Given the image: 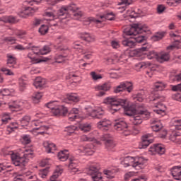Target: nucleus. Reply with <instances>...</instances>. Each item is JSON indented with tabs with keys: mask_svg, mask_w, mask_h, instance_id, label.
Instances as JSON below:
<instances>
[{
	"mask_svg": "<svg viewBox=\"0 0 181 181\" xmlns=\"http://www.w3.org/2000/svg\"><path fill=\"white\" fill-rule=\"evenodd\" d=\"M144 32H149V28L146 25H144L142 24H133L124 28V33L127 36L134 37H131L130 38L124 37L122 42L123 46L134 47L136 43H142L145 40V36L139 33H144Z\"/></svg>",
	"mask_w": 181,
	"mask_h": 181,
	"instance_id": "nucleus-1",
	"label": "nucleus"
},
{
	"mask_svg": "<svg viewBox=\"0 0 181 181\" xmlns=\"http://www.w3.org/2000/svg\"><path fill=\"white\" fill-rule=\"evenodd\" d=\"M78 7L74 4H70L68 6H62L58 12L47 11L44 13L46 21H49L50 26H60V23H66L67 22V13L69 12H77Z\"/></svg>",
	"mask_w": 181,
	"mask_h": 181,
	"instance_id": "nucleus-2",
	"label": "nucleus"
},
{
	"mask_svg": "<svg viewBox=\"0 0 181 181\" xmlns=\"http://www.w3.org/2000/svg\"><path fill=\"white\" fill-rule=\"evenodd\" d=\"M105 104L110 105L112 114L121 112V111H135V105L132 103H128L127 100L119 99L114 97H108L104 100Z\"/></svg>",
	"mask_w": 181,
	"mask_h": 181,
	"instance_id": "nucleus-3",
	"label": "nucleus"
},
{
	"mask_svg": "<svg viewBox=\"0 0 181 181\" xmlns=\"http://www.w3.org/2000/svg\"><path fill=\"white\" fill-rule=\"evenodd\" d=\"M3 155L6 156L10 155L11 160L15 165V166H20L21 168H24L29 163L30 159H33L35 155L32 150H25L23 156H19V153H14L13 151H8L6 149H3Z\"/></svg>",
	"mask_w": 181,
	"mask_h": 181,
	"instance_id": "nucleus-4",
	"label": "nucleus"
},
{
	"mask_svg": "<svg viewBox=\"0 0 181 181\" xmlns=\"http://www.w3.org/2000/svg\"><path fill=\"white\" fill-rule=\"evenodd\" d=\"M124 168H128V166H132L136 170H140V169H144L145 163H146V160L142 157H126L122 162Z\"/></svg>",
	"mask_w": 181,
	"mask_h": 181,
	"instance_id": "nucleus-5",
	"label": "nucleus"
},
{
	"mask_svg": "<svg viewBox=\"0 0 181 181\" xmlns=\"http://www.w3.org/2000/svg\"><path fill=\"white\" fill-rule=\"evenodd\" d=\"M146 94H148V92L141 90L133 96V100H134V101H139V103H142L145 98H146V100H149V101H157V103L163 101V97L160 96L156 93H151V95Z\"/></svg>",
	"mask_w": 181,
	"mask_h": 181,
	"instance_id": "nucleus-6",
	"label": "nucleus"
},
{
	"mask_svg": "<svg viewBox=\"0 0 181 181\" xmlns=\"http://www.w3.org/2000/svg\"><path fill=\"white\" fill-rule=\"evenodd\" d=\"M113 127L115 131H117V132H119V134L124 135V136L131 135L132 128L124 120L116 122Z\"/></svg>",
	"mask_w": 181,
	"mask_h": 181,
	"instance_id": "nucleus-7",
	"label": "nucleus"
},
{
	"mask_svg": "<svg viewBox=\"0 0 181 181\" xmlns=\"http://www.w3.org/2000/svg\"><path fill=\"white\" fill-rule=\"evenodd\" d=\"M47 108L51 110L52 114H67L69 109L64 105H59V102L52 101L46 105Z\"/></svg>",
	"mask_w": 181,
	"mask_h": 181,
	"instance_id": "nucleus-8",
	"label": "nucleus"
},
{
	"mask_svg": "<svg viewBox=\"0 0 181 181\" xmlns=\"http://www.w3.org/2000/svg\"><path fill=\"white\" fill-rule=\"evenodd\" d=\"M28 47H30V50H31V52H29L28 54V57H27L28 61L30 62L32 64H36L37 63H40V62L42 61L36 58V56H40L41 49H39L37 47L32 46L31 43L28 45Z\"/></svg>",
	"mask_w": 181,
	"mask_h": 181,
	"instance_id": "nucleus-9",
	"label": "nucleus"
},
{
	"mask_svg": "<svg viewBox=\"0 0 181 181\" xmlns=\"http://www.w3.org/2000/svg\"><path fill=\"white\" fill-rule=\"evenodd\" d=\"M147 57L149 60H152V59H156L160 63H163V62H168L169 59H170V55L169 52H160L158 54L153 51L150 52L147 55Z\"/></svg>",
	"mask_w": 181,
	"mask_h": 181,
	"instance_id": "nucleus-10",
	"label": "nucleus"
},
{
	"mask_svg": "<svg viewBox=\"0 0 181 181\" xmlns=\"http://www.w3.org/2000/svg\"><path fill=\"white\" fill-rule=\"evenodd\" d=\"M87 174L91 177L93 181H103V175L100 168L95 165H90L87 170Z\"/></svg>",
	"mask_w": 181,
	"mask_h": 181,
	"instance_id": "nucleus-11",
	"label": "nucleus"
},
{
	"mask_svg": "<svg viewBox=\"0 0 181 181\" xmlns=\"http://www.w3.org/2000/svg\"><path fill=\"white\" fill-rule=\"evenodd\" d=\"M102 141H104L105 149L112 151L115 148V141L114 138L110 134H105L102 136Z\"/></svg>",
	"mask_w": 181,
	"mask_h": 181,
	"instance_id": "nucleus-12",
	"label": "nucleus"
},
{
	"mask_svg": "<svg viewBox=\"0 0 181 181\" xmlns=\"http://www.w3.org/2000/svg\"><path fill=\"white\" fill-rule=\"evenodd\" d=\"M128 117H129V120L134 124V125H139V124H142V117H146L147 119L149 118V114H127Z\"/></svg>",
	"mask_w": 181,
	"mask_h": 181,
	"instance_id": "nucleus-13",
	"label": "nucleus"
},
{
	"mask_svg": "<svg viewBox=\"0 0 181 181\" xmlns=\"http://www.w3.org/2000/svg\"><path fill=\"white\" fill-rule=\"evenodd\" d=\"M149 138H152V134H147L142 136L141 142L139 144L140 149H146V148H148V146H149L150 144H152V142H153V139Z\"/></svg>",
	"mask_w": 181,
	"mask_h": 181,
	"instance_id": "nucleus-14",
	"label": "nucleus"
},
{
	"mask_svg": "<svg viewBox=\"0 0 181 181\" xmlns=\"http://www.w3.org/2000/svg\"><path fill=\"white\" fill-rule=\"evenodd\" d=\"M78 153H86V155L91 156L95 152L94 145L92 144H88L85 146H81L78 148Z\"/></svg>",
	"mask_w": 181,
	"mask_h": 181,
	"instance_id": "nucleus-15",
	"label": "nucleus"
},
{
	"mask_svg": "<svg viewBox=\"0 0 181 181\" xmlns=\"http://www.w3.org/2000/svg\"><path fill=\"white\" fill-rule=\"evenodd\" d=\"M170 37L174 40V44L173 45H170L167 47L168 50L170 49H175L176 47L177 49H179L180 43H181V37L179 35V34L175 33H170Z\"/></svg>",
	"mask_w": 181,
	"mask_h": 181,
	"instance_id": "nucleus-16",
	"label": "nucleus"
},
{
	"mask_svg": "<svg viewBox=\"0 0 181 181\" xmlns=\"http://www.w3.org/2000/svg\"><path fill=\"white\" fill-rule=\"evenodd\" d=\"M110 88H111L110 83L98 85L95 87V91H99V93H97L98 97H103V95H105V91H108Z\"/></svg>",
	"mask_w": 181,
	"mask_h": 181,
	"instance_id": "nucleus-17",
	"label": "nucleus"
},
{
	"mask_svg": "<svg viewBox=\"0 0 181 181\" xmlns=\"http://www.w3.org/2000/svg\"><path fill=\"white\" fill-rule=\"evenodd\" d=\"M23 106V102L19 100L13 101L8 104V108L11 110V112H18L21 111Z\"/></svg>",
	"mask_w": 181,
	"mask_h": 181,
	"instance_id": "nucleus-18",
	"label": "nucleus"
},
{
	"mask_svg": "<svg viewBox=\"0 0 181 181\" xmlns=\"http://www.w3.org/2000/svg\"><path fill=\"white\" fill-rule=\"evenodd\" d=\"M124 90H127L128 93H131V91H132V83L131 82L120 83V85L117 86L115 89V93H121V91H124Z\"/></svg>",
	"mask_w": 181,
	"mask_h": 181,
	"instance_id": "nucleus-19",
	"label": "nucleus"
},
{
	"mask_svg": "<svg viewBox=\"0 0 181 181\" xmlns=\"http://www.w3.org/2000/svg\"><path fill=\"white\" fill-rule=\"evenodd\" d=\"M69 170L71 173L78 172V168H77V166H78V160L74 157H71L69 158Z\"/></svg>",
	"mask_w": 181,
	"mask_h": 181,
	"instance_id": "nucleus-20",
	"label": "nucleus"
},
{
	"mask_svg": "<svg viewBox=\"0 0 181 181\" xmlns=\"http://www.w3.org/2000/svg\"><path fill=\"white\" fill-rule=\"evenodd\" d=\"M42 0H25L24 1V5H39L40 4V1ZM49 5H55V4H57V2H60V1L63 0H45Z\"/></svg>",
	"mask_w": 181,
	"mask_h": 181,
	"instance_id": "nucleus-21",
	"label": "nucleus"
},
{
	"mask_svg": "<svg viewBox=\"0 0 181 181\" xmlns=\"http://www.w3.org/2000/svg\"><path fill=\"white\" fill-rule=\"evenodd\" d=\"M148 151L149 152H155L158 155H163L165 153V146L162 144H154L150 147Z\"/></svg>",
	"mask_w": 181,
	"mask_h": 181,
	"instance_id": "nucleus-22",
	"label": "nucleus"
},
{
	"mask_svg": "<svg viewBox=\"0 0 181 181\" xmlns=\"http://www.w3.org/2000/svg\"><path fill=\"white\" fill-rule=\"evenodd\" d=\"M37 11V8L32 7H25L24 9L19 13L21 18H26V16H32L35 12Z\"/></svg>",
	"mask_w": 181,
	"mask_h": 181,
	"instance_id": "nucleus-23",
	"label": "nucleus"
},
{
	"mask_svg": "<svg viewBox=\"0 0 181 181\" xmlns=\"http://www.w3.org/2000/svg\"><path fill=\"white\" fill-rule=\"evenodd\" d=\"M135 110L134 111H129V112H132L133 114H151V112H148V107H145L144 105H140L136 107L135 104L132 103Z\"/></svg>",
	"mask_w": 181,
	"mask_h": 181,
	"instance_id": "nucleus-24",
	"label": "nucleus"
},
{
	"mask_svg": "<svg viewBox=\"0 0 181 181\" xmlns=\"http://www.w3.org/2000/svg\"><path fill=\"white\" fill-rule=\"evenodd\" d=\"M121 55H118L117 54H112L110 57H106L105 60L107 64H112L114 62H115L116 63L121 62Z\"/></svg>",
	"mask_w": 181,
	"mask_h": 181,
	"instance_id": "nucleus-25",
	"label": "nucleus"
},
{
	"mask_svg": "<svg viewBox=\"0 0 181 181\" xmlns=\"http://www.w3.org/2000/svg\"><path fill=\"white\" fill-rule=\"evenodd\" d=\"M171 175L175 180H181V167L176 166L172 168Z\"/></svg>",
	"mask_w": 181,
	"mask_h": 181,
	"instance_id": "nucleus-26",
	"label": "nucleus"
},
{
	"mask_svg": "<svg viewBox=\"0 0 181 181\" xmlns=\"http://www.w3.org/2000/svg\"><path fill=\"white\" fill-rule=\"evenodd\" d=\"M79 37L80 39H82L83 40H85V42H88V43L94 42L95 40V37L88 33H81L79 35Z\"/></svg>",
	"mask_w": 181,
	"mask_h": 181,
	"instance_id": "nucleus-27",
	"label": "nucleus"
},
{
	"mask_svg": "<svg viewBox=\"0 0 181 181\" xmlns=\"http://www.w3.org/2000/svg\"><path fill=\"white\" fill-rule=\"evenodd\" d=\"M34 86L35 88H43L46 85V79L39 76L37 77L34 81Z\"/></svg>",
	"mask_w": 181,
	"mask_h": 181,
	"instance_id": "nucleus-28",
	"label": "nucleus"
},
{
	"mask_svg": "<svg viewBox=\"0 0 181 181\" xmlns=\"http://www.w3.org/2000/svg\"><path fill=\"white\" fill-rule=\"evenodd\" d=\"M43 146L45 148L47 153H52V151H56V144L50 143L49 141H45L43 143Z\"/></svg>",
	"mask_w": 181,
	"mask_h": 181,
	"instance_id": "nucleus-29",
	"label": "nucleus"
},
{
	"mask_svg": "<svg viewBox=\"0 0 181 181\" xmlns=\"http://www.w3.org/2000/svg\"><path fill=\"white\" fill-rule=\"evenodd\" d=\"M111 121L107 119H103L98 122V128H99V129H101L102 128H108V127H111Z\"/></svg>",
	"mask_w": 181,
	"mask_h": 181,
	"instance_id": "nucleus-30",
	"label": "nucleus"
},
{
	"mask_svg": "<svg viewBox=\"0 0 181 181\" xmlns=\"http://www.w3.org/2000/svg\"><path fill=\"white\" fill-rule=\"evenodd\" d=\"M153 111L156 114H163V112H166V107L161 103L156 104Z\"/></svg>",
	"mask_w": 181,
	"mask_h": 181,
	"instance_id": "nucleus-31",
	"label": "nucleus"
},
{
	"mask_svg": "<svg viewBox=\"0 0 181 181\" xmlns=\"http://www.w3.org/2000/svg\"><path fill=\"white\" fill-rule=\"evenodd\" d=\"M57 156L59 160H62V162H65V160L69 159V151L68 150L61 151L59 153H58Z\"/></svg>",
	"mask_w": 181,
	"mask_h": 181,
	"instance_id": "nucleus-32",
	"label": "nucleus"
},
{
	"mask_svg": "<svg viewBox=\"0 0 181 181\" xmlns=\"http://www.w3.org/2000/svg\"><path fill=\"white\" fill-rule=\"evenodd\" d=\"M114 21L115 19V15H114V13L110 12L105 14L104 16H100L99 21H101V22H103V21Z\"/></svg>",
	"mask_w": 181,
	"mask_h": 181,
	"instance_id": "nucleus-33",
	"label": "nucleus"
},
{
	"mask_svg": "<svg viewBox=\"0 0 181 181\" xmlns=\"http://www.w3.org/2000/svg\"><path fill=\"white\" fill-rule=\"evenodd\" d=\"M151 124H155L151 126V129L155 132H158V131H160V129H162V124L159 123V120L153 119L151 122Z\"/></svg>",
	"mask_w": 181,
	"mask_h": 181,
	"instance_id": "nucleus-34",
	"label": "nucleus"
},
{
	"mask_svg": "<svg viewBox=\"0 0 181 181\" xmlns=\"http://www.w3.org/2000/svg\"><path fill=\"white\" fill-rule=\"evenodd\" d=\"M92 22H94V23H101L100 20L95 19L93 17H89L84 20L83 25H85L86 26H88V25H90V23H91Z\"/></svg>",
	"mask_w": 181,
	"mask_h": 181,
	"instance_id": "nucleus-35",
	"label": "nucleus"
},
{
	"mask_svg": "<svg viewBox=\"0 0 181 181\" xmlns=\"http://www.w3.org/2000/svg\"><path fill=\"white\" fill-rule=\"evenodd\" d=\"M78 127L83 132H90L91 131V124L88 123L80 124Z\"/></svg>",
	"mask_w": 181,
	"mask_h": 181,
	"instance_id": "nucleus-36",
	"label": "nucleus"
},
{
	"mask_svg": "<svg viewBox=\"0 0 181 181\" xmlns=\"http://www.w3.org/2000/svg\"><path fill=\"white\" fill-rule=\"evenodd\" d=\"M1 21L5 23H15L16 18H15V17L12 16H6L1 18Z\"/></svg>",
	"mask_w": 181,
	"mask_h": 181,
	"instance_id": "nucleus-37",
	"label": "nucleus"
},
{
	"mask_svg": "<svg viewBox=\"0 0 181 181\" xmlns=\"http://www.w3.org/2000/svg\"><path fill=\"white\" fill-rule=\"evenodd\" d=\"M165 87L166 84L163 83V82H157L154 84V91H162Z\"/></svg>",
	"mask_w": 181,
	"mask_h": 181,
	"instance_id": "nucleus-38",
	"label": "nucleus"
},
{
	"mask_svg": "<svg viewBox=\"0 0 181 181\" xmlns=\"http://www.w3.org/2000/svg\"><path fill=\"white\" fill-rule=\"evenodd\" d=\"M103 173L107 179H114L115 177V170H105Z\"/></svg>",
	"mask_w": 181,
	"mask_h": 181,
	"instance_id": "nucleus-39",
	"label": "nucleus"
},
{
	"mask_svg": "<svg viewBox=\"0 0 181 181\" xmlns=\"http://www.w3.org/2000/svg\"><path fill=\"white\" fill-rule=\"evenodd\" d=\"M7 64H12L11 66H10V67H15L13 64H16V58H15V57L9 54H7Z\"/></svg>",
	"mask_w": 181,
	"mask_h": 181,
	"instance_id": "nucleus-40",
	"label": "nucleus"
},
{
	"mask_svg": "<svg viewBox=\"0 0 181 181\" xmlns=\"http://www.w3.org/2000/svg\"><path fill=\"white\" fill-rule=\"evenodd\" d=\"M42 96L43 94H42V93L35 92L32 97L33 103L37 104V103H39V100H40V98H42Z\"/></svg>",
	"mask_w": 181,
	"mask_h": 181,
	"instance_id": "nucleus-41",
	"label": "nucleus"
},
{
	"mask_svg": "<svg viewBox=\"0 0 181 181\" xmlns=\"http://www.w3.org/2000/svg\"><path fill=\"white\" fill-rule=\"evenodd\" d=\"M68 101H73L74 103H78L80 101V98L76 93H71L67 96Z\"/></svg>",
	"mask_w": 181,
	"mask_h": 181,
	"instance_id": "nucleus-42",
	"label": "nucleus"
},
{
	"mask_svg": "<svg viewBox=\"0 0 181 181\" xmlns=\"http://www.w3.org/2000/svg\"><path fill=\"white\" fill-rule=\"evenodd\" d=\"M80 141L81 142H94L95 139L93 137H88L87 135H82L80 136Z\"/></svg>",
	"mask_w": 181,
	"mask_h": 181,
	"instance_id": "nucleus-43",
	"label": "nucleus"
},
{
	"mask_svg": "<svg viewBox=\"0 0 181 181\" xmlns=\"http://www.w3.org/2000/svg\"><path fill=\"white\" fill-rule=\"evenodd\" d=\"M49 32V27L46 25H42L39 28V33L40 35H46Z\"/></svg>",
	"mask_w": 181,
	"mask_h": 181,
	"instance_id": "nucleus-44",
	"label": "nucleus"
},
{
	"mask_svg": "<svg viewBox=\"0 0 181 181\" xmlns=\"http://www.w3.org/2000/svg\"><path fill=\"white\" fill-rule=\"evenodd\" d=\"M18 84L21 91H23V90H25V88H26V81L23 78H21L18 80Z\"/></svg>",
	"mask_w": 181,
	"mask_h": 181,
	"instance_id": "nucleus-45",
	"label": "nucleus"
},
{
	"mask_svg": "<svg viewBox=\"0 0 181 181\" xmlns=\"http://www.w3.org/2000/svg\"><path fill=\"white\" fill-rule=\"evenodd\" d=\"M151 64V62H141L137 64L136 67H138V69H146V67H149Z\"/></svg>",
	"mask_w": 181,
	"mask_h": 181,
	"instance_id": "nucleus-46",
	"label": "nucleus"
},
{
	"mask_svg": "<svg viewBox=\"0 0 181 181\" xmlns=\"http://www.w3.org/2000/svg\"><path fill=\"white\" fill-rule=\"evenodd\" d=\"M69 121H76V122H81V117H80V115H76L74 116H69Z\"/></svg>",
	"mask_w": 181,
	"mask_h": 181,
	"instance_id": "nucleus-47",
	"label": "nucleus"
},
{
	"mask_svg": "<svg viewBox=\"0 0 181 181\" xmlns=\"http://www.w3.org/2000/svg\"><path fill=\"white\" fill-rule=\"evenodd\" d=\"M1 71L6 75V76H15V74L13 71H12L11 69H8L6 67H4L1 69Z\"/></svg>",
	"mask_w": 181,
	"mask_h": 181,
	"instance_id": "nucleus-48",
	"label": "nucleus"
},
{
	"mask_svg": "<svg viewBox=\"0 0 181 181\" xmlns=\"http://www.w3.org/2000/svg\"><path fill=\"white\" fill-rule=\"evenodd\" d=\"M11 119H12L11 118V116H9L8 114H4L1 118V121H2L3 124L8 123L9 121H11Z\"/></svg>",
	"mask_w": 181,
	"mask_h": 181,
	"instance_id": "nucleus-49",
	"label": "nucleus"
},
{
	"mask_svg": "<svg viewBox=\"0 0 181 181\" xmlns=\"http://www.w3.org/2000/svg\"><path fill=\"white\" fill-rule=\"evenodd\" d=\"M90 76L93 80L94 81L100 80L101 78H103V76H101V74H97V73L94 71L90 72Z\"/></svg>",
	"mask_w": 181,
	"mask_h": 181,
	"instance_id": "nucleus-50",
	"label": "nucleus"
},
{
	"mask_svg": "<svg viewBox=\"0 0 181 181\" xmlns=\"http://www.w3.org/2000/svg\"><path fill=\"white\" fill-rule=\"evenodd\" d=\"M62 173H63V169L57 168L55 172L51 177H54L55 179H57V177H59V176H60V175H62Z\"/></svg>",
	"mask_w": 181,
	"mask_h": 181,
	"instance_id": "nucleus-51",
	"label": "nucleus"
},
{
	"mask_svg": "<svg viewBox=\"0 0 181 181\" xmlns=\"http://www.w3.org/2000/svg\"><path fill=\"white\" fill-rule=\"evenodd\" d=\"M165 36V33H158L154 36H153V40H160Z\"/></svg>",
	"mask_w": 181,
	"mask_h": 181,
	"instance_id": "nucleus-52",
	"label": "nucleus"
},
{
	"mask_svg": "<svg viewBox=\"0 0 181 181\" xmlns=\"http://www.w3.org/2000/svg\"><path fill=\"white\" fill-rule=\"evenodd\" d=\"M170 80V81H181V74L171 76Z\"/></svg>",
	"mask_w": 181,
	"mask_h": 181,
	"instance_id": "nucleus-53",
	"label": "nucleus"
},
{
	"mask_svg": "<svg viewBox=\"0 0 181 181\" xmlns=\"http://www.w3.org/2000/svg\"><path fill=\"white\" fill-rule=\"evenodd\" d=\"M179 136H180V134L177 132H173L170 136V139L173 142H175L177 139V137Z\"/></svg>",
	"mask_w": 181,
	"mask_h": 181,
	"instance_id": "nucleus-54",
	"label": "nucleus"
},
{
	"mask_svg": "<svg viewBox=\"0 0 181 181\" xmlns=\"http://www.w3.org/2000/svg\"><path fill=\"white\" fill-rule=\"evenodd\" d=\"M50 47L45 45L41 49L40 54H47V53H50Z\"/></svg>",
	"mask_w": 181,
	"mask_h": 181,
	"instance_id": "nucleus-55",
	"label": "nucleus"
},
{
	"mask_svg": "<svg viewBox=\"0 0 181 181\" xmlns=\"http://www.w3.org/2000/svg\"><path fill=\"white\" fill-rule=\"evenodd\" d=\"M55 60L57 63H63L64 60H66V56L59 55L55 57Z\"/></svg>",
	"mask_w": 181,
	"mask_h": 181,
	"instance_id": "nucleus-56",
	"label": "nucleus"
},
{
	"mask_svg": "<svg viewBox=\"0 0 181 181\" xmlns=\"http://www.w3.org/2000/svg\"><path fill=\"white\" fill-rule=\"evenodd\" d=\"M15 34H16L18 37H20V39H23V37H24V36L26 35V32L17 30L15 32Z\"/></svg>",
	"mask_w": 181,
	"mask_h": 181,
	"instance_id": "nucleus-57",
	"label": "nucleus"
},
{
	"mask_svg": "<svg viewBox=\"0 0 181 181\" xmlns=\"http://www.w3.org/2000/svg\"><path fill=\"white\" fill-rule=\"evenodd\" d=\"M179 0H167L166 4L168 6H176Z\"/></svg>",
	"mask_w": 181,
	"mask_h": 181,
	"instance_id": "nucleus-58",
	"label": "nucleus"
},
{
	"mask_svg": "<svg viewBox=\"0 0 181 181\" xmlns=\"http://www.w3.org/2000/svg\"><path fill=\"white\" fill-rule=\"evenodd\" d=\"M13 90H9V89H3L0 91V95H11V93Z\"/></svg>",
	"mask_w": 181,
	"mask_h": 181,
	"instance_id": "nucleus-59",
	"label": "nucleus"
},
{
	"mask_svg": "<svg viewBox=\"0 0 181 181\" xmlns=\"http://www.w3.org/2000/svg\"><path fill=\"white\" fill-rule=\"evenodd\" d=\"M47 173H49V168H45L40 173V176H41L42 179H45V177L47 176Z\"/></svg>",
	"mask_w": 181,
	"mask_h": 181,
	"instance_id": "nucleus-60",
	"label": "nucleus"
},
{
	"mask_svg": "<svg viewBox=\"0 0 181 181\" xmlns=\"http://www.w3.org/2000/svg\"><path fill=\"white\" fill-rule=\"evenodd\" d=\"M111 46L113 49H119L120 45L119 42L117 41V40L111 41Z\"/></svg>",
	"mask_w": 181,
	"mask_h": 181,
	"instance_id": "nucleus-61",
	"label": "nucleus"
},
{
	"mask_svg": "<svg viewBox=\"0 0 181 181\" xmlns=\"http://www.w3.org/2000/svg\"><path fill=\"white\" fill-rule=\"evenodd\" d=\"M89 117H91L93 119H103V114H90Z\"/></svg>",
	"mask_w": 181,
	"mask_h": 181,
	"instance_id": "nucleus-62",
	"label": "nucleus"
},
{
	"mask_svg": "<svg viewBox=\"0 0 181 181\" xmlns=\"http://www.w3.org/2000/svg\"><path fill=\"white\" fill-rule=\"evenodd\" d=\"M170 87L173 91H181V83L175 86L171 85Z\"/></svg>",
	"mask_w": 181,
	"mask_h": 181,
	"instance_id": "nucleus-63",
	"label": "nucleus"
},
{
	"mask_svg": "<svg viewBox=\"0 0 181 181\" xmlns=\"http://www.w3.org/2000/svg\"><path fill=\"white\" fill-rule=\"evenodd\" d=\"M23 143L25 144H30V137L29 135H25L23 137Z\"/></svg>",
	"mask_w": 181,
	"mask_h": 181,
	"instance_id": "nucleus-64",
	"label": "nucleus"
}]
</instances>
